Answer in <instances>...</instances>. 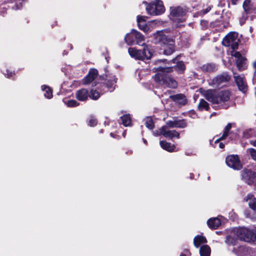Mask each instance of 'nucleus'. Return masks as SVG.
I'll use <instances>...</instances> for the list:
<instances>
[{"mask_svg": "<svg viewBox=\"0 0 256 256\" xmlns=\"http://www.w3.org/2000/svg\"><path fill=\"white\" fill-rule=\"evenodd\" d=\"M156 70L158 72L154 76L155 82L166 87L172 88L177 87V82L169 75L172 72V67L160 66L157 68Z\"/></svg>", "mask_w": 256, "mask_h": 256, "instance_id": "1", "label": "nucleus"}, {"mask_svg": "<svg viewBox=\"0 0 256 256\" xmlns=\"http://www.w3.org/2000/svg\"><path fill=\"white\" fill-rule=\"evenodd\" d=\"M170 19L173 21L176 28H181L184 25L182 23L185 21V10L180 6L171 7L170 8Z\"/></svg>", "mask_w": 256, "mask_h": 256, "instance_id": "2", "label": "nucleus"}, {"mask_svg": "<svg viewBox=\"0 0 256 256\" xmlns=\"http://www.w3.org/2000/svg\"><path fill=\"white\" fill-rule=\"evenodd\" d=\"M128 52L132 58L140 60H150L153 54L152 50L148 46H145L142 50L130 48L128 50Z\"/></svg>", "mask_w": 256, "mask_h": 256, "instance_id": "3", "label": "nucleus"}, {"mask_svg": "<svg viewBox=\"0 0 256 256\" xmlns=\"http://www.w3.org/2000/svg\"><path fill=\"white\" fill-rule=\"evenodd\" d=\"M230 92L228 90H209V102L212 104H220L229 100Z\"/></svg>", "mask_w": 256, "mask_h": 256, "instance_id": "4", "label": "nucleus"}, {"mask_svg": "<svg viewBox=\"0 0 256 256\" xmlns=\"http://www.w3.org/2000/svg\"><path fill=\"white\" fill-rule=\"evenodd\" d=\"M146 10L148 14L152 16L160 15L165 12V8L163 2L160 0H154L147 4Z\"/></svg>", "mask_w": 256, "mask_h": 256, "instance_id": "5", "label": "nucleus"}, {"mask_svg": "<svg viewBox=\"0 0 256 256\" xmlns=\"http://www.w3.org/2000/svg\"><path fill=\"white\" fill-rule=\"evenodd\" d=\"M238 238L246 242H254L256 239V234L250 230L246 228H240L234 232Z\"/></svg>", "mask_w": 256, "mask_h": 256, "instance_id": "6", "label": "nucleus"}, {"mask_svg": "<svg viewBox=\"0 0 256 256\" xmlns=\"http://www.w3.org/2000/svg\"><path fill=\"white\" fill-rule=\"evenodd\" d=\"M240 42L238 34L236 32H230L224 38L222 44L227 47H230L232 49L238 48Z\"/></svg>", "mask_w": 256, "mask_h": 256, "instance_id": "7", "label": "nucleus"}, {"mask_svg": "<svg viewBox=\"0 0 256 256\" xmlns=\"http://www.w3.org/2000/svg\"><path fill=\"white\" fill-rule=\"evenodd\" d=\"M230 78V76L226 72H224L214 77L212 81L211 85L216 87L222 88L226 86Z\"/></svg>", "mask_w": 256, "mask_h": 256, "instance_id": "8", "label": "nucleus"}, {"mask_svg": "<svg viewBox=\"0 0 256 256\" xmlns=\"http://www.w3.org/2000/svg\"><path fill=\"white\" fill-rule=\"evenodd\" d=\"M242 180L249 185H254L256 182V173L248 169L241 172Z\"/></svg>", "mask_w": 256, "mask_h": 256, "instance_id": "9", "label": "nucleus"}, {"mask_svg": "<svg viewBox=\"0 0 256 256\" xmlns=\"http://www.w3.org/2000/svg\"><path fill=\"white\" fill-rule=\"evenodd\" d=\"M226 162L228 166L236 170H239L242 168V164L237 155L232 154L226 158Z\"/></svg>", "mask_w": 256, "mask_h": 256, "instance_id": "10", "label": "nucleus"}, {"mask_svg": "<svg viewBox=\"0 0 256 256\" xmlns=\"http://www.w3.org/2000/svg\"><path fill=\"white\" fill-rule=\"evenodd\" d=\"M156 136L160 134L163 135L164 137L172 138L176 137L178 138H180V134L175 130H168L166 126H163L159 129L158 130L154 132Z\"/></svg>", "mask_w": 256, "mask_h": 256, "instance_id": "11", "label": "nucleus"}, {"mask_svg": "<svg viewBox=\"0 0 256 256\" xmlns=\"http://www.w3.org/2000/svg\"><path fill=\"white\" fill-rule=\"evenodd\" d=\"M154 42L166 44L169 43L170 39H168L162 31H158L154 34Z\"/></svg>", "mask_w": 256, "mask_h": 256, "instance_id": "12", "label": "nucleus"}, {"mask_svg": "<svg viewBox=\"0 0 256 256\" xmlns=\"http://www.w3.org/2000/svg\"><path fill=\"white\" fill-rule=\"evenodd\" d=\"M234 78L238 90L245 92L247 90V86L244 77L240 76H236L234 74Z\"/></svg>", "mask_w": 256, "mask_h": 256, "instance_id": "13", "label": "nucleus"}, {"mask_svg": "<svg viewBox=\"0 0 256 256\" xmlns=\"http://www.w3.org/2000/svg\"><path fill=\"white\" fill-rule=\"evenodd\" d=\"M98 74V72L96 69H90L88 74L83 79V84H90L97 77Z\"/></svg>", "mask_w": 256, "mask_h": 256, "instance_id": "14", "label": "nucleus"}, {"mask_svg": "<svg viewBox=\"0 0 256 256\" xmlns=\"http://www.w3.org/2000/svg\"><path fill=\"white\" fill-rule=\"evenodd\" d=\"M186 123L184 120H168L166 123V127L170 128H184L186 126Z\"/></svg>", "mask_w": 256, "mask_h": 256, "instance_id": "15", "label": "nucleus"}, {"mask_svg": "<svg viewBox=\"0 0 256 256\" xmlns=\"http://www.w3.org/2000/svg\"><path fill=\"white\" fill-rule=\"evenodd\" d=\"M145 18V16H138L136 20L139 28L144 32H148L149 30V27L146 23Z\"/></svg>", "mask_w": 256, "mask_h": 256, "instance_id": "16", "label": "nucleus"}, {"mask_svg": "<svg viewBox=\"0 0 256 256\" xmlns=\"http://www.w3.org/2000/svg\"><path fill=\"white\" fill-rule=\"evenodd\" d=\"M89 95L86 89L82 88L76 91V98L80 101H85L88 100Z\"/></svg>", "mask_w": 256, "mask_h": 256, "instance_id": "17", "label": "nucleus"}, {"mask_svg": "<svg viewBox=\"0 0 256 256\" xmlns=\"http://www.w3.org/2000/svg\"><path fill=\"white\" fill-rule=\"evenodd\" d=\"M170 98L180 105H184L187 102L186 96L182 94L170 96Z\"/></svg>", "mask_w": 256, "mask_h": 256, "instance_id": "18", "label": "nucleus"}, {"mask_svg": "<svg viewBox=\"0 0 256 256\" xmlns=\"http://www.w3.org/2000/svg\"><path fill=\"white\" fill-rule=\"evenodd\" d=\"M173 64H176V65L174 67H172V69L174 68L175 70L180 74H182L184 72L186 67L184 63L182 62H178L177 58L172 60Z\"/></svg>", "mask_w": 256, "mask_h": 256, "instance_id": "19", "label": "nucleus"}, {"mask_svg": "<svg viewBox=\"0 0 256 256\" xmlns=\"http://www.w3.org/2000/svg\"><path fill=\"white\" fill-rule=\"evenodd\" d=\"M244 200L248 202L250 208L256 212V198L252 194H248L245 198Z\"/></svg>", "mask_w": 256, "mask_h": 256, "instance_id": "20", "label": "nucleus"}, {"mask_svg": "<svg viewBox=\"0 0 256 256\" xmlns=\"http://www.w3.org/2000/svg\"><path fill=\"white\" fill-rule=\"evenodd\" d=\"M135 32H136V30H132L130 33L126 36L124 40L128 45H132L134 43Z\"/></svg>", "mask_w": 256, "mask_h": 256, "instance_id": "21", "label": "nucleus"}, {"mask_svg": "<svg viewBox=\"0 0 256 256\" xmlns=\"http://www.w3.org/2000/svg\"><path fill=\"white\" fill-rule=\"evenodd\" d=\"M166 47L164 50V54L169 56L172 54L174 51V44L173 40H170L169 43L166 44Z\"/></svg>", "mask_w": 256, "mask_h": 256, "instance_id": "22", "label": "nucleus"}, {"mask_svg": "<svg viewBox=\"0 0 256 256\" xmlns=\"http://www.w3.org/2000/svg\"><path fill=\"white\" fill-rule=\"evenodd\" d=\"M207 242L206 238L198 235L194 239V244L196 248H198L202 244H206Z\"/></svg>", "mask_w": 256, "mask_h": 256, "instance_id": "23", "label": "nucleus"}, {"mask_svg": "<svg viewBox=\"0 0 256 256\" xmlns=\"http://www.w3.org/2000/svg\"><path fill=\"white\" fill-rule=\"evenodd\" d=\"M116 82V79L114 76H112L110 78V79L108 80L106 85L101 86L102 87L106 88H108V90L110 92H112L114 89V84Z\"/></svg>", "mask_w": 256, "mask_h": 256, "instance_id": "24", "label": "nucleus"}, {"mask_svg": "<svg viewBox=\"0 0 256 256\" xmlns=\"http://www.w3.org/2000/svg\"><path fill=\"white\" fill-rule=\"evenodd\" d=\"M221 224V221L218 218L209 219V227L212 229H216Z\"/></svg>", "mask_w": 256, "mask_h": 256, "instance_id": "25", "label": "nucleus"}, {"mask_svg": "<svg viewBox=\"0 0 256 256\" xmlns=\"http://www.w3.org/2000/svg\"><path fill=\"white\" fill-rule=\"evenodd\" d=\"M160 145L163 149L169 152L174 151L175 146L174 144H172L166 141H160Z\"/></svg>", "mask_w": 256, "mask_h": 256, "instance_id": "26", "label": "nucleus"}, {"mask_svg": "<svg viewBox=\"0 0 256 256\" xmlns=\"http://www.w3.org/2000/svg\"><path fill=\"white\" fill-rule=\"evenodd\" d=\"M134 38L136 41V44L140 46H142L144 47L146 46L144 42V37L140 32L136 31V32H135Z\"/></svg>", "mask_w": 256, "mask_h": 256, "instance_id": "27", "label": "nucleus"}, {"mask_svg": "<svg viewBox=\"0 0 256 256\" xmlns=\"http://www.w3.org/2000/svg\"><path fill=\"white\" fill-rule=\"evenodd\" d=\"M234 251L238 256H244L248 252V248L244 246H241L237 248H234Z\"/></svg>", "mask_w": 256, "mask_h": 256, "instance_id": "28", "label": "nucleus"}, {"mask_svg": "<svg viewBox=\"0 0 256 256\" xmlns=\"http://www.w3.org/2000/svg\"><path fill=\"white\" fill-rule=\"evenodd\" d=\"M41 88L42 90L44 92V96L46 98H51L52 97V91L49 86L43 85Z\"/></svg>", "mask_w": 256, "mask_h": 256, "instance_id": "29", "label": "nucleus"}, {"mask_svg": "<svg viewBox=\"0 0 256 256\" xmlns=\"http://www.w3.org/2000/svg\"><path fill=\"white\" fill-rule=\"evenodd\" d=\"M243 8L246 14H248L251 12L252 9L250 0H245L243 2Z\"/></svg>", "mask_w": 256, "mask_h": 256, "instance_id": "30", "label": "nucleus"}, {"mask_svg": "<svg viewBox=\"0 0 256 256\" xmlns=\"http://www.w3.org/2000/svg\"><path fill=\"white\" fill-rule=\"evenodd\" d=\"M122 121V124L124 126H131V118L130 114H125L120 117Z\"/></svg>", "mask_w": 256, "mask_h": 256, "instance_id": "31", "label": "nucleus"}, {"mask_svg": "<svg viewBox=\"0 0 256 256\" xmlns=\"http://www.w3.org/2000/svg\"><path fill=\"white\" fill-rule=\"evenodd\" d=\"M246 58L242 56L237 59L236 63V66L240 70H242L244 69V65L245 64Z\"/></svg>", "mask_w": 256, "mask_h": 256, "instance_id": "32", "label": "nucleus"}, {"mask_svg": "<svg viewBox=\"0 0 256 256\" xmlns=\"http://www.w3.org/2000/svg\"><path fill=\"white\" fill-rule=\"evenodd\" d=\"M231 128H232V124L228 123L226 125V126L225 127V128L224 129V133H223L222 136L218 140H216V142H217L218 140H222L226 138V136H228V135L229 131Z\"/></svg>", "mask_w": 256, "mask_h": 256, "instance_id": "33", "label": "nucleus"}, {"mask_svg": "<svg viewBox=\"0 0 256 256\" xmlns=\"http://www.w3.org/2000/svg\"><path fill=\"white\" fill-rule=\"evenodd\" d=\"M198 108L200 110H208V104L204 100H201L198 106Z\"/></svg>", "mask_w": 256, "mask_h": 256, "instance_id": "34", "label": "nucleus"}, {"mask_svg": "<svg viewBox=\"0 0 256 256\" xmlns=\"http://www.w3.org/2000/svg\"><path fill=\"white\" fill-rule=\"evenodd\" d=\"M146 126L149 129H152L154 127V124L151 118L148 117L144 119Z\"/></svg>", "mask_w": 256, "mask_h": 256, "instance_id": "35", "label": "nucleus"}, {"mask_svg": "<svg viewBox=\"0 0 256 256\" xmlns=\"http://www.w3.org/2000/svg\"><path fill=\"white\" fill-rule=\"evenodd\" d=\"M64 102L68 107H75L79 105V103L74 100H64Z\"/></svg>", "mask_w": 256, "mask_h": 256, "instance_id": "36", "label": "nucleus"}, {"mask_svg": "<svg viewBox=\"0 0 256 256\" xmlns=\"http://www.w3.org/2000/svg\"><path fill=\"white\" fill-rule=\"evenodd\" d=\"M100 96V94L98 90H92L90 91V94L89 95V97L94 100H98Z\"/></svg>", "mask_w": 256, "mask_h": 256, "instance_id": "37", "label": "nucleus"}, {"mask_svg": "<svg viewBox=\"0 0 256 256\" xmlns=\"http://www.w3.org/2000/svg\"><path fill=\"white\" fill-rule=\"evenodd\" d=\"M200 256H208V246L204 245L201 246L200 249Z\"/></svg>", "mask_w": 256, "mask_h": 256, "instance_id": "38", "label": "nucleus"}, {"mask_svg": "<svg viewBox=\"0 0 256 256\" xmlns=\"http://www.w3.org/2000/svg\"><path fill=\"white\" fill-rule=\"evenodd\" d=\"M226 242L228 244L234 245L236 244V240L232 236H228L226 237Z\"/></svg>", "mask_w": 256, "mask_h": 256, "instance_id": "39", "label": "nucleus"}, {"mask_svg": "<svg viewBox=\"0 0 256 256\" xmlns=\"http://www.w3.org/2000/svg\"><path fill=\"white\" fill-rule=\"evenodd\" d=\"M218 69V66L214 64H209V72H214Z\"/></svg>", "mask_w": 256, "mask_h": 256, "instance_id": "40", "label": "nucleus"}, {"mask_svg": "<svg viewBox=\"0 0 256 256\" xmlns=\"http://www.w3.org/2000/svg\"><path fill=\"white\" fill-rule=\"evenodd\" d=\"M249 151L252 158L256 161V150L254 148H250Z\"/></svg>", "mask_w": 256, "mask_h": 256, "instance_id": "41", "label": "nucleus"}, {"mask_svg": "<svg viewBox=\"0 0 256 256\" xmlns=\"http://www.w3.org/2000/svg\"><path fill=\"white\" fill-rule=\"evenodd\" d=\"M97 124V120L94 118H91L88 122V125L90 126H95Z\"/></svg>", "mask_w": 256, "mask_h": 256, "instance_id": "42", "label": "nucleus"}, {"mask_svg": "<svg viewBox=\"0 0 256 256\" xmlns=\"http://www.w3.org/2000/svg\"><path fill=\"white\" fill-rule=\"evenodd\" d=\"M200 26L202 29H206L208 28V22L206 20H202L200 22Z\"/></svg>", "mask_w": 256, "mask_h": 256, "instance_id": "43", "label": "nucleus"}, {"mask_svg": "<svg viewBox=\"0 0 256 256\" xmlns=\"http://www.w3.org/2000/svg\"><path fill=\"white\" fill-rule=\"evenodd\" d=\"M232 56L236 57L237 58V59L239 58L240 57H242V56L241 55L240 53L238 52H234L232 54Z\"/></svg>", "mask_w": 256, "mask_h": 256, "instance_id": "44", "label": "nucleus"}, {"mask_svg": "<svg viewBox=\"0 0 256 256\" xmlns=\"http://www.w3.org/2000/svg\"><path fill=\"white\" fill-rule=\"evenodd\" d=\"M247 18H248V16L246 14V16L244 15L242 16V18H240V22L241 24H243L244 22H245Z\"/></svg>", "mask_w": 256, "mask_h": 256, "instance_id": "45", "label": "nucleus"}, {"mask_svg": "<svg viewBox=\"0 0 256 256\" xmlns=\"http://www.w3.org/2000/svg\"><path fill=\"white\" fill-rule=\"evenodd\" d=\"M7 73H4V74L7 76L8 78H10L14 74V73L12 72H10V74L8 73V72L6 70Z\"/></svg>", "mask_w": 256, "mask_h": 256, "instance_id": "46", "label": "nucleus"}, {"mask_svg": "<svg viewBox=\"0 0 256 256\" xmlns=\"http://www.w3.org/2000/svg\"><path fill=\"white\" fill-rule=\"evenodd\" d=\"M250 144L254 146H256V140H251Z\"/></svg>", "mask_w": 256, "mask_h": 256, "instance_id": "47", "label": "nucleus"}, {"mask_svg": "<svg viewBox=\"0 0 256 256\" xmlns=\"http://www.w3.org/2000/svg\"><path fill=\"white\" fill-rule=\"evenodd\" d=\"M219 146H220V148H223L224 147V144L223 143H222V142H220L219 144Z\"/></svg>", "mask_w": 256, "mask_h": 256, "instance_id": "48", "label": "nucleus"}, {"mask_svg": "<svg viewBox=\"0 0 256 256\" xmlns=\"http://www.w3.org/2000/svg\"><path fill=\"white\" fill-rule=\"evenodd\" d=\"M239 0H231L232 4H236L238 1Z\"/></svg>", "mask_w": 256, "mask_h": 256, "instance_id": "49", "label": "nucleus"}, {"mask_svg": "<svg viewBox=\"0 0 256 256\" xmlns=\"http://www.w3.org/2000/svg\"><path fill=\"white\" fill-rule=\"evenodd\" d=\"M98 90H99L102 93H103L104 92H105L104 88H103L102 90V88H99L98 87Z\"/></svg>", "mask_w": 256, "mask_h": 256, "instance_id": "50", "label": "nucleus"}, {"mask_svg": "<svg viewBox=\"0 0 256 256\" xmlns=\"http://www.w3.org/2000/svg\"><path fill=\"white\" fill-rule=\"evenodd\" d=\"M253 66L255 69V72H256V61L253 63Z\"/></svg>", "mask_w": 256, "mask_h": 256, "instance_id": "51", "label": "nucleus"}, {"mask_svg": "<svg viewBox=\"0 0 256 256\" xmlns=\"http://www.w3.org/2000/svg\"><path fill=\"white\" fill-rule=\"evenodd\" d=\"M204 96L206 97V98L208 100V92H206V94H204Z\"/></svg>", "mask_w": 256, "mask_h": 256, "instance_id": "52", "label": "nucleus"}, {"mask_svg": "<svg viewBox=\"0 0 256 256\" xmlns=\"http://www.w3.org/2000/svg\"><path fill=\"white\" fill-rule=\"evenodd\" d=\"M185 252H186L189 255L190 254V252L188 250H185Z\"/></svg>", "mask_w": 256, "mask_h": 256, "instance_id": "53", "label": "nucleus"}, {"mask_svg": "<svg viewBox=\"0 0 256 256\" xmlns=\"http://www.w3.org/2000/svg\"><path fill=\"white\" fill-rule=\"evenodd\" d=\"M126 132H124L122 134V135L124 137H125V136H126Z\"/></svg>", "mask_w": 256, "mask_h": 256, "instance_id": "54", "label": "nucleus"}, {"mask_svg": "<svg viewBox=\"0 0 256 256\" xmlns=\"http://www.w3.org/2000/svg\"><path fill=\"white\" fill-rule=\"evenodd\" d=\"M180 256H186V254H182Z\"/></svg>", "mask_w": 256, "mask_h": 256, "instance_id": "55", "label": "nucleus"}, {"mask_svg": "<svg viewBox=\"0 0 256 256\" xmlns=\"http://www.w3.org/2000/svg\"><path fill=\"white\" fill-rule=\"evenodd\" d=\"M143 141H144V144H146V140L143 139Z\"/></svg>", "mask_w": 256, "mask_h": 256, "instance_id": "56", "label": "nucleus"}, {"mask_svg": "<svg viewBox=\"0 0 256 256\" xmlns=\"http://www.w3.org/2000/svg\"><path fill=\"white\" fill-rule=\"evenodd\" d=\"M20 8V6H18L16 8V9H19V8Z\"/></svg>", "mask_w": 256, "mask_h": 256, "instance_id": "57", "label": "nucleus"}, {"mask_svg": "<svg viewBox=\"0 0 256 256\" xmlns=\"http://www.w3.org/2000/svg\"><path fill=\"white\" fill-rule=\"evenodd\" d=\"M208 254H209V256L210 255V248H209V252H208Z\"/></svg>", "mask_w": 256, "mask_h": 256, "instance_id": "58", "label": "nucleus"}, {"mask_svg": "<svg viewBox=\"0 0 256 256\" xmlns=\"http://www.w3.org/2000/svg\"><path fill=\"white\" fill-rule=\"evenodd\" d=\"M110 136H113V134H112V133H110Z\"/></svg>", "mask_w": 256, "mask_h": 256, "instance_id": "59", "label": "nucleus"}, {"mask_svg": "<svg viewBox=\"0 0 256 256\" xmlns=\"http://www.w3.org/2000/svg\"><path fill=\"white\" fill-rule=\"evenodd\" d=\"M254 186H256V183L254 184Z\"/></svg>", "mask_w": 256, "mask_h": 256, "instance_id": "60", "label": "nucleus"}]
</instances>
